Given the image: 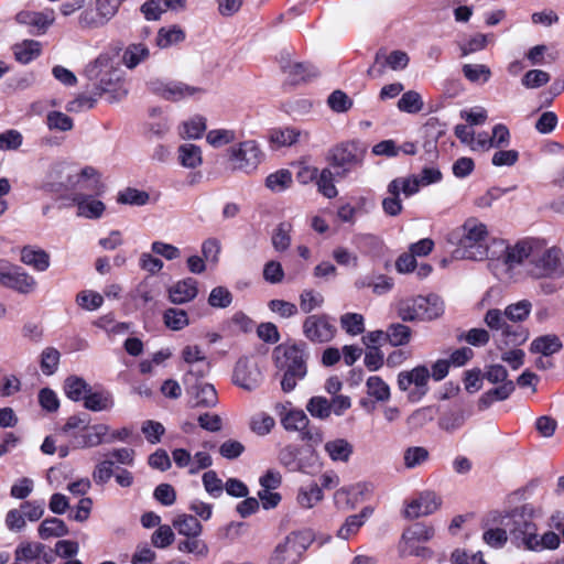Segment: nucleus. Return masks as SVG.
<instances>
[{
	"mask_svg": "<svg viewBox=\"0 0 564 564\" xmlns=\"http://www.w3.org/2000/svg\"><path fill=\"white\" fill-rule=\"evenodd\" d=\"M230 159L236 169L250 173L261 163L263 153L256 141L248 140L239 143L238 148H231Z\"/></svg>",
	"mask_w": 564,
	"mask_h": 564,
	"instance_id": "obj_13",
	"label": "nucleus"
},
{
	"mask_svg": "<svg viewBox=\"0 0 564 564\" xmlns=\"http://www.w3.org/2000/svg\"><path fill=\"white\" fill-rule=\"evenodd\" d=\"M464 76L471 83H487L491 70L484 64H465L462 68Z\"/></svg>",
	"mask_w": 564,
	"mask_h": 564,
	"instance_id": "obj_55",
	"label": "nucleus"
},
{
	"mask_svg": "<svg viewBox=\"0 0 564 564\" xmlns=\"http://www.w3.org/2000/svg\"><path fill=\"white\" fill-rule=\"evenodd\" d=\"M436 412L434 406L417 409L408 417V424L413 429H421L434 420Z\"/></svg>",
	"mask_w": 564,
	"mask_h": 564,
	"instance_id": "obj_61",
	"label": "nucleus"
},
{
	"mask_svg": "<svg viewBox=\"0 0 564 564\" xmlns=\"http://www.w3.org/2000/svg\"><path fill=\"white\" fill-rule=\"evenodd\" d=\"M386 335L387 340H389L392 346H403L406 345L411 339V329L409 326L400 323L391 324L388 327Z\"/></svg>",
	"mask_w": 564,
	"mask_h": 564,
	"instance_id": "obj_49",
	"label": "nucleus"
},
{
	"mask_svg": "<svg viewBox=\"0 0 564 564\" xmlns=\"http://www.w3.org/2000/svg\"><path fill=\"white\" fill-rule=\"evenodd\" d=\"M399 110L408 113L420 112L423 108V101L419 93L409 90L402 95L398 101Z\"/></svg>",
	"mask_w": 564,
	"mask_h": 564,
	"instance_id": "obj_58",
	"label": "nucleus"
},
{
	"mask_svg": "<svg viewBox=\"0 0 564 564\" xmlns=\"http://www.w3.org/2000/svg\"><path fill=\"white\" fill-rule=\"evenodd\" d=\"M89 389L90 386L82 377L69 376L64 381V392L74 402L84 401Z\"/></svg>",
	"mask_w": 564,
	"mask_h": 564,
	"instance_id": "obj_34",
	"label": "nucleus"
},
{
	"mask_svg": "<svg viewBox=\"0 0 564 564\" xmlns=\"http://www.w3.org/2000/svg\"><path fill=\"white\" fill-rule=\"evenodd\" d=\"M367 393L377 401H388L390 399L389 386L378 376L368 378Z\"/></svg>",
	"mask_w": 564,
	"mask_h": 564,
	"instance_id": "obj_52",
	"label": "nucleus"
},
{
	"mask_svg": "<svg viewBox=\"0 0 564 564\" xmlns=\"http://www.w3.org/2000/svg\"><path fill=\"white\" fill-rule=\"evenodd\" d=\"M434 528L423 522H415L404 530L402 540L406 543L426 542L434 536Z\"/></svg>",
	"mask_w": 564,
	"mask_h": 564,
	"instance_id": "obj_36",
	"label": "nucleus"
},
{
	"mask_svg": "<svg viewBox=\"0 0 564 564\" xmlns=\"http://www.w3.org/2000/svg\"><path fill=\"white\" fill-rule=\"evenodd\" d=\"M372 513V509L365 507L360 513L349 516L338 530V536L348 540L364 524L365 520Z\"/></svg>",
	"mask_w": 564,
	"mask_h": 564,
	"instance_id": "obj_37",
	"label": "nucleus"
},
{
	"mask_svg": "<svg viewBox=\"0 0 564 564\" xmlns=\"http://www.w3.org/2000/svg\"><path fill=\"white\" fill-rule=\"evenodd\" d=\"M336 332L334 319L327 314L310 315L303 322V335L314 344L329 343Z\"/></svg>",
	"mask_w": 564,
	"mask_h": 564,
	"instance_id": "obj_10",
	"label": "nucleus"
},
{
	"mask_svg": "<svg viewBox=\"0 0 564 564\" xmlns=\"http://www.w3.org/2000/svg\"><path fill=\"white\" fill-rule=\"evenodd\" d=\"M367 153V147L359 141L343 142L329 150L327 160L337 169L336 177L345 178L347 175L361 167Z\"/></svg>",
	"mask_w": 564,
	"mask_h": 564,
	"instance_id": "obj_5",
	"label": "nucleus"
},
{
	"mask_svg": "<svg viewBox=\"0 0 564 564\" xmlns=\"http://www.w3.org/2000/svg\"><path fill=\"white\" fill-rule=\"evenodd\" d=\"M180 163L187 169H195L202 164V151L198 145L184 143L178 148Z\"/></svg>",
	"mask_w": 564,
	"mask_h": 564,
	"instance_id": "obj_40",
	"label": "nucleus"
},
{
	"mask_svg": "<svg viewBox=\"0 0 564 564\" xmlns=\"http://www.w3.org/2000/svg\"><path fill=\"white\" fill-rule=\"evenodd\" d=\"M484 322L491 330L500 332L501 334L503 332V327L508 325L509 319L505 310L490 308L486 312Z\"/></svg>",
	"mask_w": 564,
	"mask_h": 564,
	"instance_id": "obj_63",
	"label": "nucleus"
},
{
	"mask_svg": "<svg viewBox=\"0 0 564 564\" xmlns=\"http://www.w3.org/2000/svg\"><path fill=\"white\" fill-rule=\"evenodd\" d=\"M6 288L12 289L19 293H31L35 286V279L26 273L23 268L17 265L8 267Z\"/></svg>",
	"mask_w": 564,
	"mask_h": 564,
	"instance_id": "obj_20",
	"label": "nucleus"
},
{
	"mask_svg": "<svg viewBox=\"0 0 564 564\" xmlns=\"http://www.w3.org/2000/svg\"><path fill=\"white\" fill-rule=\"evenodd\" d=\"M501 340L506 346H521L523 345L529 336V329L522 326L520 323H511L509 322L506 327H503V332L500 334Z\"/></svg>",
	"mask_w": 564,
	"mask_h": 564,
	"instance_id": "obj_30",
	"label": "nucleus"
},
{
	"mask_svg": "<svg viewBox=\"0 0 564 564\" xmlns=\"http://www.w3.org/2000/svg\"><path fill=\"white\" fill-rule=\"evenodd\" d=\"M466 421L462 410L444 413L438 420V426L447 432H454L460 429Z\"/></svg>",
	"mask_w": 564,
	"mask_h": 564,
	"instance_id": "obj_64",
	"label": "nucleus"
},
{
	"mask_svg": "<svg viewBox=\"0 0 564 564\" xmlns=\"http://www.w3.org/2000/svg\"><path fill=\"white\" fill-rule=\"evenodd\" d=\"M340 325L343 329L349 335H360L365 330L364 317L357 313H346L340 317Z\"/></svg>",
	"mask_w": 564,
	"mask_h": 564,
	"instance_id": "obj_62",
	"label": "nucleus"
},
{
	"mask_svg": "<svg viewBox=\"0 0 564 564\" xmlns=\"http://www.w3.org/2000/svg\"><path fill=\"white\" fill-rule=\"evenodd\" d=\"M409 56L403 51H393L389 55H386V51L380 48L375 56V63L371 65L367 75L369 77H379L383 74L384 67L389 66L393 70L403 69L409 64Z\"/></svg>",
	"mask_w": 564,
	"mask_h": 564,
	"instance_id": "obj_17",
	"label": "nucleus"
},
{
	"mask_svg": "<svg viewBox=\"0 0 564 564\" xmlns=\"http://www.w3.org/2000/svg\"><path fill=\"white\" fill-rule=\"evenodd\" d=\"M535 245L530 240H521L514 246H503L498 260L502 262L508 271L513 270L516 267L522 264L525 260H531L534 257Z\"/></svg>",
	"mask_w": 564,
	"mask_h": 564,
	"instance_id": "obj_16",
	"label": "nucleus"
},
{
	"mask_svg": "<svg viewBox=\"0 0 564 564\" xmlns=\"http://www.w3.org/2000/svg\"><path fill=\"white\" fill-rule=\"evenodd\" d=\"M150 56L148 46L143 43L129 44L122 55L123 64L129 68H135L140 63L147 61Z\"/></svg>",
	"mask_w": 564,
	"mask_h": 564,
	"instance_id": "obj_35",
	"label": "nucleus"
},
{
	"mask_svg": "<svg viewBox=\"0 0 564 564\" xmlns=\"http://www.w3.org/2000/svg\"><path fill=\"white\" fill-rule=\"evenodd\" d=\"M197 293V281L193 278H186L169 289V299L174 304H184L194 300Z\"/></svg>",
	"mask_w": 564,
	"mask_h": 564,
	"instance_id": "obj_23",
	"label": "nucleus"
},
{
	"mask_svg": "<svg viewBox=\"0 0 564 564\" xmlns=\"http://www.w3.org/2000/svg\"><path fill=\"white\" fill-rule=\"evenodd\" d=\"M430 457L425 447L412 446L404 451L403 460L406 468H415L424 464Z\"/></svg>",
	"mask_w": 564,
	"mask_h": 564,
	"instance_id": "obj_56",
	"label": "nucleus"
},
{
	"mask_svg": "<svg viewBox=\"0 0 564 564\" xmlns=\"http://www.w3.org/2000/svg\"><path fill=\"white\" fill-rule=\"evenodd\" d=\"M84 406L94 412L107 411L113 406V398L111 393L105 389L93 390L84 399Z\"/></svg>",
	"mask_w": 564,
	"mask_h": 564,
	"instance_id": "obj_25",
	"label": "nucleus"
},
{
	"mask_svg": "<svg viewBox=\"0 0 564 564\" xmlns=\"http://www.w3.org/2000/svg\"><path fill=\"white\" fill-rule=\"evenodd\" d=\"M403 322H431L444 314V302L436 294L401 300L397 306Z\"/></svg>",
	"mask_w": 564,
	"mask_h": 564,
	"instance_id": "obj_3",
	"label": "nucleus"
},
{
	"mask_svg": "<svg viewBox=\"0 0 564 564\" xmlns=\"http://www.w3.org/2000/svg\"><path fill=\"white\" fill-rule=\"evenodd\" d=\"M73 202L77 207L78 217L99 219L106 210V205L101 200L95 199L91 195L76 194Z\"/></svg>",
	"mask_w": 564,
	"mask_h": 564,
	"instance_id": "obj_21",
	"label": "nucleus"
},
{
	"mask_svg": "<svg viewBox=\"0 0 564 564\" xmlns=\"http://www.w3.org/2000/svg\"><path fill=\"white\" fill-rule=\"evenodd\" d=\"M325 452L332 460L347 463L354 452L352 445L345 438L326 442Z\"/></svg>",
	"mask_w": 564,
	"mask_h": 564,
	"instance_id": "obj_31",
	"label": "nucleus"
},
{
	"mask_svg": "<svg viewBox=\"0 0 564 564\" xmlns=\"http://www.w3.org/2000/svg\"><path fill=\"white\" fill-rule=\"evenodd\" d=\"M563 348V344L558 336L554 334L539 336L530 345V351L533 354H542L549 357Z\"/></svg>",
	"mask_w": 564,
	"mask_h": 564,
	"instance_id": "obj_29",
	"label": "nucleus"
},
{
	"mask_svg": "<svg viewBox=\"0 0 564 564\" xmlns=\"http://www.w3.org/2000/svg\"><path fill=\"white\" fill-rule=\"evenodd\" d=\"M306 173L310 174V180H316L318 192L327 198H334L337 196L338 191L334 184V174L329 169H323L321 172L316 167H306Z\"/></svg>",
	"mask_w": 564,
	"mask_h": 564,
	"instance_id": "obj_24",
	"label": "nucleus"
},
{
	"mask_svg": "<svg viewBox=\"0 0 564 564\" xmlns=\"http://www.w3.org/2000/svg\"><path fill=\"white\" fill-rule=\"evenodd\" d=\"M46 545L40 542H22L14 552V560L17 562H31L36 560L44 553Z\"/></svg>",
	"mask_w": 564,
	"mask_h": 564,
	"instance_id": "obj_42",
	"label": "nucleus"
},
{
	"mask_svg": "<svg viewBox=\"0 0 564 564\" xmlns=\"http://www.w3.org/2000/svg\"><path fill=\"white\" fill-rule=\"evenodd\" d=\"M83 433L75 435V447L77 448H89L96 447L101 443L106 442V436L109 433V426L102 423L87 426L83 429Z\"/></svg>",
	"mask_w": 564,
	"mask_h": 564,
	"instance_id": "obj_22",
	"label": "nucleus"
},
{
	"mask_svg": "<svg viewBox=\"0 0 564 564\" xmlns=\"http://www.w3.org/2000/svg\"><path fill=\"white\" fill-rule=\"evenodd\" d=\"M313 541L311 530L291 532L274 547L268 564H297Z\"/></svg>",
	"mask_w": 564,
	"mask_h": 564,
	"instance_id": "obj_6",
	"label": "nucleus"
},
{
	"mask_svg": "<svg viewBox=\"0 0 564 564\" xmlns=\"http://www.w3.org/2000/svg\"><path fill=\"white\" fill-rule=\"evenodd\" d=\"M84 75L94 83V90L99 97L107 95L109 102L123 99L127 89L123 87L121 72L112 65L109 55L101 54L94 62L89 63Z\"/></svg>",
	"mask_w": 564,
	"mask_h": 564,
	"instance_id": "obj_1",
	"label": "nucleus"
},
{
	"mask_svg": "<svg viewBox=\"0 0 564 564\" xmlns=\"http://www.w3.org/2000/svg\"><path fill=\"white\" fill-rule=\"evenodd\" d=\"M306 410L312 416L321 420L328 419L332 413L330 402L324 397H312L306 404Z\"/></svg>",
	"mask_w": 564,
	"mask_h": 564,
	"instance_id": "obj_59",
	"label": "nucleus"
},
{
	"mask_svg": "<svg viewBox=\"0 0 564 564\" xmlns=\"http://www.w3.org/2000/svg\"><path fill=\"white\" fill-rule=\"evenodd\" d=\"M184 31L181 28L173 25L171 28H161L158 31L155 42L160 48H166L173 44L184 41Z\"/></svg>",
	"mask_w": 564,
	"mask_h": 564,
	"instance_id": "obj_44",
	"label": "nucleus"
},
{
	"mask_svg": "<svg viewBox=\"0 0 564 564\" xmlns=\"http://www.w3.org/2000/svg\"><path fill=\"white\" fill-rule=\"evenodd\" d=\"M430 378L429 368L420 365L412 370L401 371L398 375V388L408 392L410 402H419L429 392Z\"/></svg>",
	"mask_w": 564,
	"mask_h": 564,
	"instance_id": "obj_8",
	"label": "nucleus"
},
{
	"mask_svg": "<svg viewBox=\"0 0 564 564\" xmlns=\"http://www.w3.org/2000/svg\"><path fill=\"white\" fill-rule=\"evenodd\" d=\"M164 324L172 330H181L189 324L187 313L181 308H167L163 314Z\"/></svg>",
	"mask_w": 564,
	"mask_h": 564,
	"instance_id": "obj_48",
	"label": "nucleus"
},
{
	"mask_svg": "<svg viewBox=\"0 0 564 564\" xmlns=\"http://www.w3.org/2000/svg\"><path fill=\"white\" fill-rule=\"evenodd\" d=\"M308 423L310 420L302 410H291L282 419V425L288 431H303Z\"/></svg>",
	"mask_w": 564,
	"mask_h": 564,
	"instance_id": "obj_50",
	"label": "nucleus"
},
{
	"mask_svg": "<svg viewBox=\"0 0 564 564\" xmlns=\"http://www.w3.org/2000/svg\"><path fill=\"white\" fill-rule=\"evenodd\" d=\"M462 230L458 245L463 249V257L471 260L488 258L486 225L475 218H469L462 226Z\"/></svg>",
	"mask_w": 564,
	"mask_h": 564,
	"instance_id": "obj_7",
	"label": "nucleus"
},
{
	"mask_svg": "<svg viewBox=\"0 0 564 564\" xmlns=\"http://www.w3.org/2000/svg\"><path fill=\"white\" fill-rule=\"evenodd\" d=\"M68 534V528L62 519L47 518L39 527V535L46 540L52 536L59 538Z\"/></svg>",
	"mask_w": 564,
	"mask_h": 564,
	"instance_id": "obj_39",
	"label": "nucleus"
},
{
	"mask_svg": "<svg viewBox=\"0 0 564 564\" xmlns=\"http://www.w3.org/2000/svg\"><path fill=\"white\" fill-rule=\"evenodd\" d=\"M322 499L323 491L316 482H312L307 487H301L297 494V502L303 508H312Z\"/></svg>",
	"mask_w": 564,
	"mask_h": 564,
	"instance_id": "obj_46",
	"label": "nucleus"
},
{
	"mask_svg": "<svg viewBox=\"0 0 564 564\" xmlns=\"http://www.w3.org/2000/svg\"><path fill=\"white\" fill-rule=\"evenodd\" d=\"M420 186L417 176L397 177L388 184L387 189L389 195H400L403 193L405 197H410L419 192Z\"/></svg>",
	"mask_w": 564,
	"mask_h": 564,
	"instance_id": "obj_32",
	"label": "nucleus"
},
{
	"mask_svg": "<svg viewBox=\"0 0 564 564\" xmlns=\"http://www.w3.org/2000/svg\"><path fill=\"white\" fill-rule=\"evenodd\" d=\"M149 90L166 100L178 101L195 95H202L205 90L200 87L189 86L183 82H163L152 79L147 84Z\"/></svg>",
	"mask_w": 564,
	"mask_h": 564,
	"instance_id": "obj_12",
	"label": "nucleus"
},
{
	"mask_svg": "<svg viewBox=\"0 0 564 564\" xmlns=\"http://www.w3.org/2000/svg\"><path fill=\"white\" fill-rule=\"evenodd\" d=\"M149 193L132 187H127L124 191L120 192L117 197V202L119 204H128L134 206H143L149 202Z\"/></svg>",
	"mask_w": 564,
	"mask_h": 564,
	"instance_id": "obj_53",
	"label": "nucleus"
},
{
	"mask_svg": "<svg viewBox=\"0 0 564 564\" xmlns=\"http://www.w3.org/2000/svg\"><path fill=\"white\" fill-rule=\"evenodd\" d=\"M292 183V173L285 169L271 173L265 178V186L276 193L285 191Z\"/></svg>",
	"mask_w": 564,
	"mask_h": 564,
	"instance_id": "obj_45",
	"label": "nucleus"
},
{
	"mask_svg": "<svg viewBox=\"0 0 564 564\" xmlns=\"http://www.w3.org/2000/svg\"><path fill=\"white\" fill-rule=\"evenodd\" d=\"M292 230V225L289 221L280 223L272 234V246L279 251H285L291 245V236L290 232Z\"/></svg>",
	"mask_w": 564,
	"mask_h": 564,
	"instance_id": "obj_47",
	"label": "nucleus"
},
{
	"mask_svg": "<svg viewBox=\"0 0 564 564\" xmlns=\"http://www.w3.org/2000/svg\"><path fill=\"white\" fill-rule=\"evenodd\" d=\"M21 261L36 271L43 272L50 267V254L43 249L25 246L21 250Z\"/></svg>",
	"mask_w": 564,
	"mask_h": 564,
	"instance_id": "obj_28",
	"label": "nucleus"
},
{
	"mask_svg": "<svg viewBox=\"0 0 564 564\" xmlns=\"http://www.w3.org/2000/svg\"><path fill=\"white\" fill-rule=\"evenodd\" d=\"M108 23L96 6L85 8L77 18V25L83 31L101 29Z\"/></svg>",
	"mask_w": 564,
	"mask_h": 564,
	"instance_id": "obj_27",
	"label": "nucleus"
},
{
	"mask_svg": "<svg viewBox=\"0 0 564 564\" xmlns=\"http://www.w3.org/2000/svg\"><path fill=\"white\" fill-rule=\"evenodd\" d=\"M177 549L181 552L192 553L198 557H206L209 552L207 544L203 540H199L198 536L180 541Z\"/></svg>",
	"mask_w": 564,
	"mask_h": 564,
	"instance_id": "obj_60",
	"label": "nucleus"
},
{
	"mask_svg": "<svg viewBox=\"0 0 564 564\" xmlns=\"http://www.w3.org/2000/svg\"><path fill=\"white\" fill-rule=\"evenodd\" d=\"M18 62L28 64L41 54V44L34 40H25L13 47Z\"/></svg>",
	"mask_w": 564,
	"mask_h": 564,
	"instance_id": "obj_41",
	"label": "nucleus"
},
{
	"mask_svg": "<svg viewBox=\"0 0 564 564\" xmlns=\"http://www.w3.org/2000/svg\"><path fill=\"white\" fill-rule=\"evenodd\" d=\"M80 178H94V184L90 187L97 195L101 194L105 189V185L100 181L99 174L93 166H85L78 175L66 174L65 180L59 181H47L43 188L47 192L59 193L68 191L79 183Z\"/></svg>",
	"mask_w": 564,
	"mask_h": 564,
	"instance_id": "obj_14",
	"label": "nucleus"
},
{
	"mask_svg": "<svg viewBox=\"0 0 564 564\" xmlns=\"http://www.w3.org/2000/svg\"><path fill=\"white\" fill-rule=\"evenodd\" d=\"M442 503L441 498L433 491H424L413 499L405 509V517L410 519L429 516L435 512Z\"/></svg>",
	"mask_w": 564,
	"mask_h": 564,
	"instance_id": "obj_18",
	"label": "nucleus"
},
{
	"mask_svg": "<svg viewBox=\"0 0 564 564\" xmlns=\"http://www.w3.org/2000/svg\"><path fill=\"white\" fill-rule=\"evenodd\" d=\"M299 448L295 445H286L280 449L278 459L281 465L286 467L290 471L301 470V464L297 460Z\"/></svg>",
	"mask_w": 564,
	"mask_h": 564,
	"instance_id": "obj_57",
	"label": "nucleus"
},
{
	"mask_svg": "<svg viewBox=\"0 0 564 564\" xmlns=\"http://www.w3.org/2000/svg\"><path fill=\"white\" fill-rule=\"evenodd\" d=\"M98 95L93 89L90 94H79L75 99L70 100L66 105V110L69 112H80L95 107Z\"/></svg>",
	"mask_w": 564,
	"mask_h": 564,
	"instance_id": "obj_54",
	"label": "nucleus"
},
{
	"mask_svg": "<svg viewBox=\"0 0 564 564\" xmlns=\"http://www.w3.org/2000/svg\"><path fill=\"white\" fill-rule=\"evenodd\" d=\"M262 373L254 362L247 357L240 358L235 366L232 381L236 386L252 391L262 382Z\"/></svg>",
	"mask_w": 564,
	"mask_h": 564,
	"instance_id": "obj_15",
	"label": "nucleus"
},
{
	"mask_svg": "<svg viewBox=\"0 0 564 564\" xmlns=\"http://www.w3.org/2000/svg\"><path fill=\"white\" fill-rule=\"evenodd\" d=\"M279 63L282 73L286 76V85L306 84L319 76V72L314 65L311 63L293 62L289 53H281Z\"/></svg>",
	"mask_w": 564,
	"mask_h": 564,
	"instance_id": "obj_11",
	"label": "nucleus"
},
{
	"mask_svg": "<svg viewBox=\"0 0 564 564\" xmlns=\"http://www.w3.org/2000/svg\"><path fill=\"white\" fill-rule=\"evenodd\" d=\"M529 270L534 278H561L564 276V256L557 248L544 250L541 254L534 251Z\"/></svg>",
	"mask_w": 564,
	"mask_h": 564,
	"instance_id": "obj_9",
	"label": "nucleus"
},
{
	"mask_svg": "<svg viewBox=\"0 0 564 564\" xmlns=\"http://www.w3.org/2000/svg\"><path fill=\"white\" fill-rule=\"evenodd\" d=\"M560 535L553 531H547L541 536L535 533L527 550L534 552H540L543 550H556L560 546Z\"/></svg>",
	"mask_w": 564,
	"mask_h": 564,
	"instance_id": "obj_43",
	"label": "nucleus"
},
{
	"mask_svg": "<svg viewBox=\"0 0 564 564\" xmlns=\"http://www.w3.org/2000/svg\"><path fill=\"white\" fill-rule=\"evenodd\" d=\"M195 398L194 406L214 408L218 403V395L215 387L210 383H200L193 387Z\"/></svg>",
	"mask_w": 564,
	"mask_h": 564,
	"instance_id": "obj_33",
	"label": "nucleus"
},
{
	"mask_svg": "<svg viewBox=\"0 0 564 564\" xmlns=\"http://www.w3.org/2000/svg\"><path fill=\"white\" fill-rule=\"evenodd\" d=\"M174 528L182 535L187 538H196L202 532V524L196 517L191 514H183L173 521Z\"/></svg>",
	"mask_w": 564,
	"mask_h": 564,
	"instance_id": "obj_38",
	"label": "nucleus"
},
{
	"mask_svg": "<svg viewBox=\"0 0 564 564\" xmlns=\"http://www.w3.org/2000/svg\"><path fill=\"white\" fill-rule=\"evenodd\" d=\"M532 310V304L529 300H521L517 303L509 304L505 311L509 322L522 323L525 321Z\"/></svg>",
	"mask_w": 564,
	"mask_h": 564,
	"instance_id": "obj_51",
	"label": "nucleus"
},
{
	"mask_svg": "<svg viewBox=\"0 0 564 564\" xmlns=\"http://www.w3.org/2000/svg\"><path fill=\"white\" fill-rule=\"evenodd\" d=\"M302 137L307 140L308 133L302 132L301 130L293 127H284L272 129L270 131L269 139L272 143L279 147H291L299 142Z\"/></svg>",
	"mask_w": 564,
	"mask_h": 564,
	"instance_id": "obj_26",
	"label": "nucleus"
},
{
	"mask_svg": "<svg viewBox=\"0 0 564 564\" xmlns=\"http://www.w3.org/2000/svg\"><path fill=\"white\" fill-rule=\"evenodd\" d=\"M273 355L276 368L283 371L281 388L289 393L295 389L297 381L307 375V344L299 341L279 345L274 348Z\"/></svg>",
	"mask_w": 564,
	"mask_h": 564,
	"instance_id": "obj_2",
	"label": "nucleus"
},
{
	"mask_svg": "<svg viewBox=\"0 0 564 564\" xmlns=\"http://www.w3.org/2000/svg\"><path fill=\"white\" fill-rule=\"evenodd\" d=\"M55 20L54 10H46L42 12L35 11H20L15 15V21L19 24L31 26L30 33L43 34Z\"/></svg>",
	"mask_w": 564,
	"mask_h": 564,
	"instance_id": "obj_19",
	"label": "nucleus"
},
{
	"mask_svg": "<svg viewBox=\"0 0 564 564\" xmlns=\"http://www.w3.org/2000/svg\"><path fill=\"white\" fill-rule=\"evenodd\" d=\"M500 523L508 530L512 544L525 550L538 532L533 521V509L528 505L511 510L501 519Z\"/></svg>",
	"mask_w": 564,
	"mask_h": 564,
	"instance_id": "obj_4",
	"label": "nucleus"
}]
</instances>
